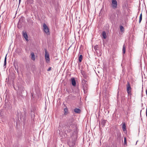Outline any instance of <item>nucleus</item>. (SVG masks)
Returning <instances> with one entry per match:
<instances>
[{
  "mask_svg": "<svg viewBox=\"0 0 147 147\" xmlns=\"http://www.w3.org/2000/svg\"><path fill=\"white\" fill-rule=\"evenodd\" d=\"M67 133H70V140L68 142L69 147H74L76 145V141L77 138V131L75 125L73 123H68L66 125Z\"/></svg>",
  "mask_w": 147,
  "mask_h": 147,
  "instance_id": "nucleus-1",
  "label": "nucleus"
},
{
  "mask_svg": "<svg viewBox=\"0 0 147 147\" xmlns=\"http://www.w3.org/2000/svg\"><path fill=\"white\" fill-rule=\"evenodd\" d=\"M127 91L128 95H131V88L130 85V83L129 82H127Z\"/></svg>",
  "mask_w": 147,
  "mask_h": 147,
  "instance_id": "nucleus-2",
  "label": "nucleus"
},
{
  "mask_svg": "<svg viewBox=\"0 0 147 147\" xmlns=\"http://www.w3.org/2000/svg\"><path fill=\"white\" fill-rule=\"evenodd\" d=\"M43 30L44 32L47 34H49V30L48 28L45 23L43 24Z\"/></svg>",
  "mask_w": 147,
  "mask_h": 147,
  "instance_id": "nucleus-3",
  "label": "nucleus"
},
{
  "mask_svg": "<svg viewBox=\"0 0 147 147\" xmlns=\"http://www.w3.org/2000/svg\"><path fill=\"white\" fill-rule=\"evenodd\" d=\"M111 5L113 8H116L117 6V1L116 0H112Z\"/></svg>",
  "mask_w": 147,
  "mask_h": 147,
  "instance_id": "nucleus-4",
  "label": "nucleus"
},
{
  "mask_svg": "<svg viewBox=\"0 0 147 147\" xmlns=\"http://www.w3.org/2000/svg\"><path fill=\"white\" fill-rule=\"evenodd\" d=\"M45 59L46 61V62L47 63H48L50 61V58L49 56V54L47 53L46 51H45Z\"/></svg>",
  "mask_w": 147,
  "mask_h": 147,
  "instance_id": "nucleus-5",
  "label": "nucleus"
},
{
  "mask_svg": "<svg viewBox=\"0 0 147 147\" xmlns=\"http://www.w3.org/2000/svg\"><path fill=\"white\" fill-rule=\"evenodd\" d=\"M83 86V88L84 90V93H85L87 92V90L88 89V84H86L85 85H84L83 86Z\"/></svg>",
  "mask_w": 147,
  "mask_h": 147,
  "instance_id": "nucleus-6",
  "label": "nucleus"
},
{
  "mask_svg": "<svg viewBox=\"0 0 147 147\" xmlns=\"http://www.w3.org/2000/svg\"><path fill=\"white\" fill-rule=\"evenodd\" d=\"M23 35L24 37L25 38L26 40L28 41V36L27 34V33L26 32H24V31L23 32Z\"/></svg>",
  "mask_w": 147,
  "mask_h": 147,
  "instance_id": "nucleus-7",
  "label": "nucleus"
},
{
  "mask_svg": "<svg viewBox=\"0 0 147 147\" xmlns=\"http://www.w3.org/2000/svg\"><path fill=\"white\" fill-rule=\"evenodd\" d=\"M71 81L72 85L74 86H76V84L74 78H72L71 79Z\"/></svg>",
  "mask_w": 147,
  "mask_h": 147,
  "instance_id": "nucleus-8",
  "label": "nucleus"
},
{
  "mask_svg": "<svg viewBox=\"0 0 147 147\" xmlns=\"http://www.w3.org/2000/svg\"><path fill=\"white\" fill-rule=\"evenodd\" d=\"M75 112L77 113H80L81 112V110L79 109L76 108L74 110Z\"/></svg>",
  "mask_w": 147,
  "mask_h": 147,
  "instance_id": "nucleus-9",
  "label": "nucleus"
},
{
  "mask_svg": "<svg viewBox=\"0 0 147 147\" xmlns=\"http://www.w3.org/2000/svg\"><path fill=\"white\" fill-rule=\"evenodd\" d=\"M106 121L105 120H102L101 121L100 123V125H102V126H104L105 125V123H106Z\"/></svg>",
  "mask_w": 147,
  "mask_h": 147,
  "instance_id": "nucleus-10",
  "label": "nucleus"
},
{
  "mask_svg": "<svg viewBox=\"0 0 147 147\" xmlns=\"http://www.w3.org/2000/svg\"><path fill=\"white\" fill-rule=\"evenodd\" d=\"M102 37L104 39H105L106 38H107L106 34V32L105 31H104L102 32Z\"/></svg>",
  "mask_w": 147,
  "mask_h": 147,
  "instance_id": "nucleus-11",
  "label": "nucleus"
},
{
  "mask_svg": "<svg viewBox=\"0 0 147 147\" xmlns=\"http://www.w3.org/2000/svg\"><path fill=\"white\" fill-rule=\"evenodd\" d=\"M87 84V81L85 80L84 79L82 80V86L84 85H85L86 84Z\"/></svg>",
  "mask_w": 147,
  "mask_h": 147,
  "instance_id": "nucleus-12",
  "label": "nucleus"
},
{
  "mask_svg": "<svg viewBox=\"0 0 147 147\" xmlns=\"http://www.w3.org/2000/svg\"><path fill=\"white\" fill-rule=\"evenodd\" d=\"M31 55L32 59L34 61L35 60V55L34 53L33 52L31 53Z\"/></svg>",
  "mask_w": 147,
  "mask_h": 147,
  "instance_id": "nucleus-13",
  "label": "nucleus"
},
{
  "mask_svg": "<svg viewBox=\"0 0 147 147\" xmlns=\"http://www.w3.org/2000/svg\"><path fill=\"white\" fill-rule=\"evenodd\" d=\"M64 114L65 115H66L68 113V109L67 107L65 108L64 109Z\"/></svg>",
  "mask_w": 147,
  "mask_h": 147,
  "instance_id": "nucleus-14",
  "label": "nucleus"
},
{
  "mask_svg": "<svg viewBox=\"0 0 147 147\" xmlns=\"http://www.w3.org/2000/svg\"><path fill=\"white\" fill-rule=\"evenodd\" d=\"M83 58V57L82 55H79V61L80 62H81L82 61V59Z\"/></svg>",
  "mask_w": 147,
  "mask_h": 147,
  "instance_id": "nucleus-15",
  "label": "nucleus"
},
{
  "mask_svg": "<svg viewBox=\"0 0 147 147\" xmlns=\"http://www.w3.org/2000/svg\"><path fill=\"white\" fill-rule=\"evenodd\" d=\"M122 51L123 53H125V44H124L123 46Z\"/></svg>",
  "mask_w": 147,
  "mask_h": 147,
  "instance_id": "nucleus-16",
  "label": "nucleus"
},
{
  "mask_svg": "<svg viewBox=\"0 0 147 147\" xmlns=\"http://www.w3.org/2000/svg\"><path fill=\"white\" fill-rule=\"evenodd\" d=\"M122 127L123 131H125L126 130V126L125 123L123 125Z\"/></svg>",
  "mask_w": 147,
  "mask_h": 147,
  "instance_id": "nucleus-17",
  "label": "nucleus"
},
{
  "mask_svg": "<svg viewBox=\"0 0 147 147\" xmlns=\"http://www.w3.org/2000/svg\"><path fill=\"white\" fill-rule=\"evenodd\" d=\"M120 28L121 32H123L124 31V28L123 26H120Z\"/></svg>",
  "mask_w": 147,
  "mask_h": 147,
  "instance_id": "nucleus-18",
  "label": "nucleus"
},
{
  "mask_svg": "<svg viewBox=\"0 0 147 147\" xmlns=\"http://www.w3.org/2000/svg\"><path fill=\"white\" fill-rule=\"evenodd\" d=\"M7 54L6 55V56L4 60V66H5L6 65V57H7Z\"/></svg>",
  "mask_w": 147,
  "mask_h": 147,
  "instance_id": "nucleus-19",
  "label": "nucleus"
},
{
  "mask_svg": "<svg viewBox=\"0 0 147 147\" xmlns=\"http://www.w3.org/2000/svg\"><path fill=\"white\" fill-rule=\"evenodd\" d=\"M142 14L141 13L140 15V18H139V23H140L142 20Z\"/></svg>",
  "mask_w": 147,
  "mask_h": 147,
  "instance_id": "nucleus-20",
  "label": "nucleus"
},
{
  "mask_svg": "<svg viewBox=\"0 0 147 147\" xmlns=\"http://www.w3.org/2000/svg\"><path fill=\"white\" fill-rule=\"evenodd\" d=\"M31 116L32 118H34V113H33L32 112V113L31 114Z\"/></svg>",
  "mask_w": 147,
  "mask_h": 147,
  "instance_id": "nucleus-21",
  "label": "nucleus"
},
{
  "mask_svg": "<svg viewBox=\"0 0 147 147\" xmlns=\"http://www.w3.org/2000/svg\"><path fill=\"white\" fill-rule=\"evenodd\" d=\"M124 143L125 144H127V142H126V139L125 137H124Z\"/></svg>",
  "mask_w": 147,
  "mask_h": 147,
  "instance_id": "nucleus-22",
  "label": "nucleus"
},
{
  "mask_svg": "<svg viewBox=\"0 0 147 147\" xmlns=\"http://www.w3.org/2000/svg\"><path fill=\"white\" fill-rule=\"evenodd\" d=\"M98 48V46L96 45L95 46H94V49L96 50H97Z\"/></svg>",
  "mask_w": 147,
  "mask_h": 147,
  "instance_id": "nucleus-23",
  "label": "nucleus"
},
{
  "mask_svg": "<svg viewBox=\"0 0 147 147\" xmlns=\"http://www.w3.org/2000/svg\"><path fill=\"white\" fill-rule=\"evenodd\" d=\"M51 67H50L48 69H47V71H50L51 70Z\"/></svg>",
  "mask_w": 147,
  "mask_h": 147,
  "instance_id": "nucleus-24",
  "label": "nucleus"
},
{
  "mask_svg": "<svg viewBox=\"0 0 147 147\" xmlns=\"http://www.w3.org/2000/svg\"><path fill=\"white\" fill-rule=\"evenodd\" d=\"M121 136V134H119V136Z\"/></svg>",
  "mask_w": 147,
  "mask_h": 147,
  "instance_id": "nucleus-25",
  "label": "nucleus"
},
{
  "mask_svg": "<svg viewBox=\"0 0 147 147\" xmlns=\"http://www.w3.org/2000/svg\"><path fill=\"white\" fill-rule=\"evenodd\" d=\"M21 1V0H19V3H20Z\"/></svg>",
  "mask_w": 147,
  "mask_h": 147,
  "instance_id": "nucleus-26",
  "label": "nucleus"
},
{
  "mask_svg": "<svg viewBox=\"0 0 147 147\" xmlns=\"http://www.w3.org/2000/svg\"><path fill=\"white\" fill-rule=\"evenodd\" d=\"M141 111H142V110H141L140 111V113H141Z\"/></svg>",
  "mask_w": 147,
  "mask_h": 147,
  "instance_id": "nucleus-27",
  "label": "nucleus"
}]
</instances>
